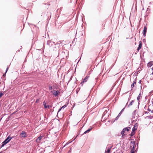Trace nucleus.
I'll list each match as a JSON object with an SVG mask.
<instances>
[{"mask_svg": "<svg viewBox=\"0 0 153 153\" xmlns=\"http://www.w3.org/2000/svg\"><path fill=\"white\" fill-rule=\"evenodd\" d=\"M12 138V137H8L2 143L1 145V147H3L6 144L8 143Z\"/></svg>", "mask_w": 153, "mask_h": 153, "instance_id": "nucleus-1", "label": "nucleus"}, {"mask_svg": "<svg viewBox=\"0 0 153 153\" xmlns=\"http://www.w3.org/2000/svg\"><path fill=\"white\" fill-rule=\"evenodd\" d=\"M107 110H105V111L103 113L102 118H104V119L106 118H107L108 116V114H107Z\"/></svg>", "mask_w": 153, "mask_h": 153, "instance_id": "nucleus-2", "label": "nucleus"}, {"mask_svg": "<svg viewBox=\"0 0 153 153\" xmlns=\"http://www.w3.org/2000/svg\"><path fill=\"white\" fill-rule=\"evenodd\" d=\"M52 94L55 96H57L59 94V92L57 91L53 90L51 91Z\"/></svg>", "mask_w": 153, "mask_h": 153, "instance_id": "nucleus-3", "label": "nucleus"}, {"mask_svg": "<svg viewBox=\"0 0 153 153\" xmlns=\"http://www.w3.org/2000/svg\"><path fill=\"white\" fill-rule=\"evenodd\" d=\"M130 129V128L129 127L127 128H125L121 132V134L122 135H123L125 131H129V130Z\"/></svg>", "mask_w": 153, "mask_h": 153, "instance_id": "nucleus-4", "label": "nucleus"}, {"mask_svg": "<svg viewBox=\"0 0 153 153\" xmlns=\"http://www.w3.org/2000/svg\"><path fill=\"white\" fill-rule=\"evenodd\" d=\"M135 145V142L134 141H133L131 142V147H132L133 146V147L132 149V150L131 152L133 151L134 152V150L135 149V147L134 145Z\"/></svg>", "mask_w": 153, "mask_h": 153, "instance_id": "nucleus-5", "label": "nucleus"}, {"mask_svg": "<svg viewBox=\"0 0 153 153\" xmlns=\"http://www.w3.org/2000/svg\"><path fill=\"white\" fill-rule=\"evenodd\" d=\"M20 135L21 137L24 138L26 137V133L24 131H22Z\"/></svg>", "mask_w": 153, "mask_h": 153, "instance_id": "nucleus-6", "label": "nucleus"}, {"mask_svg": "<svg viewBox=\"0 0 153 153\" xmlns=\"http://www.w3.org/2000/svg\"><path fill=\"white\" fill-rule=\"evenodd\" d=\"M43 105L45 108H49L51 107V106L49 105H46V103L45 101L43 102Z\"/></svg>", "mask_w": 153, "mask_h": 153, "instance_id": "nucleus-7", "label": "nucleus"}, {"mask_svg": "<svg viewBox=\"0 0 153 153\" xmlns=\"http://www.w3.org/2000/svg\"><path fill=\"white\" fill-rule=\"evenodd\" d=\"M147 28L146 26H145L144 27V29L143 30V35L145 36L146 33Z\"/></svg>", "mask_w": 153, "mask_h": 153, "instance_id": "nucleus-8", "label": "nucleus"}, {"mask_svg": "<svg viewBox=\"0 0 153 153\" xmlns=\"http://www.w3.org/2000/svg\"><path fill=\"white\" fill-rule=\"evenodd\" d=\"M111 148L107 147L106 148V150L105 151V153H109L111 150Z\"/></svg>", "mask_w": 153, "mask_h": 153, "instance_id": "nucleus-9", "label": "nucleus"}, {"mask_svg": "<svg viewBox=\"0 0 153 153\" xmlns=\"http://www.w3.org/2000/svg\"><path fill=\"white\" fill-rule=\"evenodd\" d=\"M137 124L136 123L135 125L133 127V129H132V131H134L137 129Z\"/></svg>", "mask_w": 153, "mask_h": 153, "instance_id": "nucleus-10", "label": "nucleus"}, {"mask_svg": "<svg viewBox=\"0 0 153 153\" xmlns=\"http://www.w3.org/2000/svg\"><path fill=\"white\" fill-rule=\"evenodd\" d=\"M153 65V62L151 61L149 62L147 65V66L149 67H150L152 66Z\"/></svg>", "mask_w": 153, "mask_h": 153, "instance_id": "nucleus-11", "label": "nucleus"}, {"mask_svg": "<svg viewBox=\"0 0 153 153\" xmlns=\"http://www.w3.org/2000/svg\"><path fill=\"white\" fill-rule=\"evenodd\" d=\"M141 46H142V42H141L140 41L139 42V46L137 49V50L138 51L141 48Z\"/></svg>", "mask_w": 153, "mask_h": 153, "instance_id": "nucleus-12", "label": "nucleus"}, {"mask_svg": "<svg viewBox=\"0 0 153 153\" xmlns=\"http://www.w3.org/2000/svg\"><path fill=\"white\" fill-rule=\"evenodd\" d=\"M88 76H86L83 80V81L81 83V84H82V83H84L85 82L87 81L88 78Z\"/></svg>", "mask_w": 153, "mask_h": 153, "instance_id": "nucleus-13", "label": "nucleus"}, {"mask_svg": "<svg viewBox=\"0 0 153 153\" xmlns=\"http://www.w3.org/2000/svg\"><path fill=\"white\" fill-rule=\"evenodd\" d=\"M42 137L41 136H40L39 137L37 138L36 139V141L37 142H39L40 140H41Z\"/></svg>", "mask_w": 153, "mask_h": 153, "instance_id": "nucleus-14", "label": "nucleus"}, {"mask_svg": "<svg viewBox=\"0 0 153 153\" xmlns=\"http://www.w3.org/2000/svg\"><path fill=\"white\" fill-rule=\"evenodd\" d=\"M92 129V128H90L89 129H88L87 131H85L84 133V134H85L86 133L89 132L91 129Z\"/></svg>", "mask_w": 153, "mask_h": 153, "instance_id": "nucleus-15", "label": "nucleus"}, {"mask_svg": "<svg viewBox=\"0 0 153 153\" xmlns=\"http://www.w3.org/2000/svg\"><path fill=\"white\" fill-rule=\"evenodd\" d=\"M136 80H134V81L133 83L131 84V88H132L134 87V84H136Z\"/></svg>", "mask_w": 153, "mask_h": 153, "instance_id": "nucleus-16", "label": "nucleus"}, {"mask_svg": "<svg viewBox=\"0 0 153 153\" xmlns=\"http://www.w3.org/2000/svg\"><path fill=\"white\" fill-rule=\"evenodd\" d=\"M141 93H140L139 94V95L138 96V97H137V99L138 100H139L140 99V97H141Z\"/></svg>", "mask_w": 153, "mask_h": 153, "instance_id": "nucleus-17", "label": "nucleus"}, {"mask_svg": "<svg viewBox=\"0 0 153 153\" xmlns=\"http://www.w3.org/2000/svg\"><path fill=\"white\" fill-rule=\"evenodd\" d=\"M134 131H132L131 133V134H130V135H131V137L134 134Z\"/></svg>", "mask_w": 153, "mask_h": 153, "instance_id": "nucleus-18", "label": "nucleus"}, {"mask_svg": "<svg viewBox=\"0 0 153 153\" xmlns=\"http://www.w3.org/2000/svg\"><path fill=\"white\" fill-rule=\"evenodd\" d=\"M66 105H64L59 110V111H60L61 109H62L63 108H65L66 107Z\"/></svg>", "mask_w": 153, "mask_h": 153, "instance_id": "nucleus-19", "label": "nucleus"}, {"mask_svg": "<svg viewBox=\"0 0 153 153\" xmlns=\"http://www.w3.org/2000/svg\"><path fill=\"white\" fill-rule=\"evenodd\" d=\"M71 142H71H69V141L68 142H67V143H66V144L63 146V148L65 147L67 145H68L69 143H70Z\"/></svg>", "mask_w": 153, "mask_h": 153, "instance_id": "nucleus-20", "label": "nucleus"}, {"mask_svg": "<svg viewBox=\"0 0 153 153\" xmlns=\"http://www.w3.org/2000/svg\"><path fill=\"white\" fill-rule=\"evenodd\" d=\"M133 102H134V101H132L131 102L129 105L128 106H130V105H132V104L133 103Z\"/></svg>", "mask_w": 153, "mask_h": 153, "instance_id": "nucleus-21", "label": "nucleus"}, {"mask_svg": "<svg viewBox=\"0 0 153 153\" xmlns=\"http://www.w3.org/2000/svg\"><path fill=\"white\" fill-rule=\"evenodd\" d=\"M3 94L2 93H0V98L2 97V96L3 95Z\"/></svg>", "mask_w": 153, "mask_h": 153, "instance_id": "nucleus-22", "label": "nucleus"}, {"mask_svg": "<svg viewBox=\"0 0 153 153\" xmlns=\"http://www.w3.org/2000/svg\"><path fill=\"white\" fill-rule=\"evenodd\" d=\"M119 117L118 116H117V117L115 118V120H117L118 119V118H119Z\"/></svg>", "mask_w": 153, "mask_h": 153, "instance_id": "nucleus-23", "label": "nucleus"}, {"mask_svg": "<svg viewBox=\"0 0 153 153\" xmlns=\"http://www.w3.org/2000/svg\"><path fill=\"white\" fill-rule=\"evenodd\" d=\"M122 112H121V111H120V112L119 113V114H118V116L119 117H120V115H121V113H122Z\"/></svg>", "mask_w": 153, "mask_h": 153, "instance_id": "nucleus-24", "label": "nucleus"}, {"mask_svg": "<svg viewBox=\"0 0 153 153\" xmlns=\"http://www.w3.org/2000/svg\"><path fill=\"white\" fill-rule=\"evenodd\" d=\"M49 88L50 90H51L52 89V87L51 86H50L49 87Z\"/></svg>", "mask_w": 153, "mask_h": 153, "instance_id": "nucleus-25", "label": "nucleus"}, {"mask_svg": "<svg viewBox=\"0 0 153 153\" xmlns=\"http://www.w3.org/2000/svg\"><path fill=\"white\" fill-rule=\"evenodd\" d=\"M8 67H7V69H6V71L5 74H6V73L7 72V70H8Z\"/></svg>", "mask_w": 153, "mask_h": 153, "instance_id": "nucleus-26", "label": "nucleus"}, {"mask_svg": "<svg viewBox=\"0 0 153 153\" xmlns=\"http://www.w3.org/2000/svg\"><path fill=\"white\" fill-rule=\"evenodd\" d=\"M152 74L153 75V67L152 68Z\"/></svg>", "mask_w": 153, "mask_h": 153, "instance_id": "nucleus-27", "label": "nucleus"}, {"mask_svg": "<svg viewBox=\"0 0 153 153\" xmlns=\"http://www.w3.org/2000/svg\"><path fill=\"white\" fill-rule=\"evenodd\" d=\"M124 109V108H123V109H122V110H121V112H122L123 111Z\"/></svg>", "mask_w": 153, "mask_h": 153, "instance_id": "nucleus-28", "label": "nucleus"}, {"mask_svg": "<svg viewBox=\"0 0 153 153\" xmlns=\"http://www.w3.org/2000/svg\"><path fill=\"white\" fill-rule=\"evenodd\" d=\"M71 149L69 151V152L70 153L71 152Z\"/></svg>", "mask_w": 153, "mask_h": 153, "instance_id": "nucleus-29", "label": "nucleus"}, {"mask_svg": "<svg viewBox=\"0 0 153 153\" xmlns=\"http://www.w3.org/2000/svg\"><path fill=\"white\" fill-rule=\"evenodd\" d=\"M152 103L153 104V99L152 100Z\"/></svg>", "mask_w": 153, "mask_h": 153, "instance_id": "nucleus-30", "label": "nucleus"}, {"mask_svg": "<svg viewBox=\"0 0 153 153\" xmlns=\"http://www.w3.org/2000/svg\"><path fill=\"white\" fill-rule=\"evenodd\" d=\"M141 80H140L139 81V83H141Z\"/></svg>", "mask_w": 153, "mask_h": 153, "instance_id": "nucleus-31", "label": "nucleus"}, {"mask_svg": "<svg viewBox=\"0 0 153 153\" xmlns=\"http://www.w3.org/2000/svg\"><path fill=\"white\" fill-rule=\"evenodd\" d=\"M131 153H134V152L133 151L131 152Z\"/></svg>", "mask_w": 153, "mask_h": 153, "instance_id": "nucleus-32", "label": "nucleus"}, {"mask_svg": "<svg viewBox=\"0 0 153 153\" xmlns=\"http://www.w3.org/2000/svg\"><path fill=\"white\" fill-rule=\"evenodd\" d=\"M0 153H3V152H0Z\"/></svg>", "mask_w": 153, "mask_h": 153, "instance_id": "nucleus-33", "label": "nucleus"}, {"mask_svg": "<svg viewBox=\"0 0 153 153\" xmlns=\"http://www.w3.org/2000/svg\"><path fill=\"white\" fill-rule=\"evenodd\" d=\"M5 74H4L3 76H4V75H5Z\"/></svg>", "mask_w": 153, "mask_h": 153, "instance_id": "nucleus-34", "label": "nucleus"}, {"mask_svg": "<svg viewBox=\"0 0 153 153\" xmlns=\"http://www.w3.org/2000/svg\"><path fill=\"white\" fill-rule=\"evenodd\" d=\"M152 112L153 113V110L152 111Z\"/></svg>", "mask_w": 153, "mask_h": 153, "instance_id": "nucleus-35", "label": "nucleus"}]
</instances>
